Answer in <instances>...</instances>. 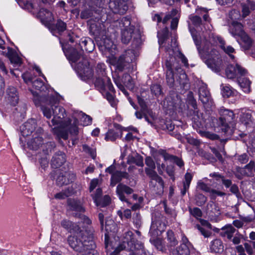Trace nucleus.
Listing matches in <instances>:
<instances>
[{"label": "nucleus", "mask_w": 255, "mask_h": 255, "mask_svg": "<svg viewBox=\"0 0 255 255\" xmlns=\"http://www.w3.org/2000/svg\"><path fill=\"white\" fill-rule=\"evenodd\" d=\"M198 187L201 190L208 193H212V191L213 190V189H211L209 186H208L207 184L201 181L198 182Z\"/></svg>", "instance_id": "338daca9"}, {"label": "nucleus", "mask_w": 255, "mask_h": 255, "mask_svg": "<svg viewBox=\"0 0 255 255\" xmlns=\"http://www.w3.org/2000/svg\"><path fill=\"white\" fill-rule=\"evenodd\" d=\"M78 45L76 48L73 49L69 55V60L72 62H77L79 60L82 59V61L78 62L76 68L78 72L81 73H85L86 69L88 68L89 63L87 58L84 55L83 52L81 49L79 51L78 50L79 48Z\"/></svg>", "instance_id": "0eeeda50"}, {"label": "nucleus", "mask_w": 255, "mask_h": 255, "mask_svg": "<svg viewBox=\"0 0 255 255\" xmlns=\"http://www.w3.org/2000/svg\"><path fill=\"white\" fill-rule=\"evenodd\" d=\"M168 248L175 247L177 245L178 241L176 239L174 233L172 230H168L166 233Z\"/></svg>", "instance_id": "72a5a7b5"}, {"label": "nucleus", "mask_w": 255, "mask_h": 255, "mask_svg": "<svg viewBox=\"0 0 255 255\" xmlns=\"http://www.w3.org/2000/svg\"><path fill=\"white\" fill-rule=\"evenodd\" d=\"M94 236L91 230H80V233H75L68 236L67 242L77 255H93L96 246Z\"/></svg>", "instance_id": "f03ea898"}, {"label": "nucleus", "mask_w": 255, "mask_h": 255, "mask_svg": "<svg viewBox=\"0 0 255 255\" xmlns=\"http://www.w3.org/2000/svg\"><path fill=\"white\" fill-rule=\"evenodd\" d=\"M65 161V154L62 151H59L53 156L51 160V165L52 168H57L61 166Z\"/></svg>", "instance_id": "aec40b11"}, {"label": "nucleus", "mask_w": 255, "mask_h": 255, "mask_svg": "<svg viewBox=\"0 0 255 255\" xmlns=\"http://www.w3.org/2000/svg\"><path fill=\"white\" fill-rule=\"evenodd\" d=\"M160 154L163 157L164 161H168L171 163V164L167 165L165 168L166 172L168 175H172L173 173L174 166L172 163H175L180 168L184 165V162L182 159L175 155L170 154L164 150H162L160 152Z\"/></svg>", "instance_id": "1a4fd4ad"}, {"label": "nucleus", "mask_w": 255, "mask_h": 255, "mask_svg": "<svg viewBox=\"0 0 255 255\" xmlns=\"http://www.w3.org/2000/svg\"><path fill=\"white\" fill-rule=\"evenodd\" d=\"M133 192L132 189L122 183L119 184L117 187V193L120 199L127 203H129L128 199L126 198L124 194L128 195L132 194Z\"/></svg>", "instance_id": "a211bd4d"}, {"label": "nucleus", "mask_w": 255, "mask_h": 255, "mask_svg": "<svg viewBox=\"0 0 255 255\" xmlns=\"http://www.w3.org/2000/svg\"><path fill=\"white\" fill-rule=\"evenodd\" d=\"M186 139L189 144L196 147L199 146L201 144V141L199 139L194 138L190 136H187Z\"/></svg>", "instance_id": "69168bd1"}, {"label": "nucleus", "mask_w": 255, "mask_h": 255, "mask_svg": "<svg viewBox=\"0 0 255 255\" xmlns=\"http://www.w3.org/2000/svg\"><path fill=\"white\" fill-rule=\"evenodd\" d=\"M126 61L124 56L121 55L118 59L113 60L112 64L116 66L117 70L122 72L129 67L130 64L127 63Z\"/></svg>", "instance_id": "b1692460"}, {"label": "nucleus", "mask_w": 255, "mask_h": 255, "mask_svg": "<svg viewBox=\"0 0 255 255\" xmlns=\"http://www.w3.org/2000/svg\"><path fill=\"white\" fill-rule=\"evenodd\" d=\"M230 32L235 37H240L245 33L243 29V25L237 21L231 22L230 25Z\"/></svg>", "instance_id": "5701e85b"}, {"label": "nucleus", "mask_w": 255, "mask_h": 255, "mask_svg": "<svg viewBox=\"0 0 255 255\" xmlns=\"http://www.w3.org/2000/svg\"><path fill=\"white\" fill-rule=\"evenodd\" d=\"M26 111V105L25 103H20L14 109L13 113L17 117L23 118Z\"/></svg>", "instance_id": "a19ab883"}, {"label": "nucleus", "mask_w": 255, "mask_h": 255, "mask_svg": "<svg viewBox=\"0 0 255 255\" xmlns=\"http://www.w3.org/2000/svg\"><path fill=\"white\" fill-rule=\"evenodd\" d=\"M135 53L134 49H130L126 50L121 55L124 56L127 63L130 64L135 57Z\"/></svg>", "instance_id": "79ce46f5"}, {"label": "nucleus", "mask_w": 255, "mask_h": 255, "mask_svg": "<svg viewBox=\"0 0 255 255\" xmlns=\"http://www.w3.org/2000/svg\"><path fill=\"white\" fill-rule=\"evenodd\" d=\"M6 56L10 60L11 63L13 64L14 66H19L21 64V61L20 58L12 48H7V52L6 53Z\"/></svg>", "instance_id": "a878e982"}, {"label": "nucleus", "mask_w": 255, "mask_h": 255, "mask_svg": "<svg viewBox=\"0 0 255 255\" xmlns=\"http://www.w3.org/2000/svg\"><path fill=\"white\" fill-rule=\"evenodd\" d=\"M129 251V255H147L143 244L138 241L132 232L126 233L124 240L115 251L118 254L122 250Z\"/></svg>", "instance_id": "20e7f679"}, {"label": "nucleus", "mask_w": 255, "mask_h": 255, "mask_svg": "<svg viewBox=\"0 0 255 255\" xmlns=\"http://www.w3.org/2000/svg\"><path fill=\"white\" fill-rule=\"evenodd\" d=\"M145 164L148 168L145 169V171L148 175H157L155 172V165L154 161L150 157H147L145 158Z\"/></svg>", "instance_id": "7c9ffc66"}, {"label": "nucleus", "mask_w": 255, "mask_h": 255, "mask_svg": "<svg viewBox=\"0 0 255 255\" xmlns=\"http://www.w3.org/2000/svg\"><path fill=\"white\" fill-rule=\"evenodd\" d=\"M169 52V56L167 57L165 62V68L166 69V80L168 85L172 87L175 82L174 78V71L180 72L181 69L179 61L178 60L176 55L174 54V51L169 48L167 50Z\"/></svg>", "instance_id": "423d86ee"}, {"label": "nucleus", "mask_w": 255, "mask_h": 255, "mask_svg": "<svg viewBox=\"0 0 255 255\" xmlns=\"http://www.w3.org/2000/svg\"><path fill=\"white\" fill-rule=\"evenodd\" d=\"M127 162L129 164H135L138 166H142L143 165V158L137 153L135 156L132 155H128Z\"/></svg>", "instance_id": "f704fd0d"}, {"label": "nucleus", "mask_w": 255, "mask_h": 255, "mask_svg": "<svg viewBox=\"0 0 255 255\" xmlns=\"http://www.w3.org/2000/svg\"><path fill=\"white\" fill-rule=\"evenodd\" d=\"M223 50L227 54L231 59H234L235 56L232 53L235 52V49L231 46H223Z\"/></svg>", "instance_id": "0e129e2a"}, {"label": "nucleus", "mask_w": 255, "mask_h": 255, "mask_svg": "<svg viewBox=\"0 0 255 255\" xmlns=\"http://www.w3.org/2000/svg\"><path fill=\"white\" fill-rule=\"evenodd\" d=\"M235 158L241 164L246 163L249 160V156L246 153L236 155Z\"/></svg>", "instance_id": "774afa93"}, {"label": "nucleus", "mask_w": 255, "mask_h": 255, "mask_svg": "<svg viewBox=\"0 0 255 255\" xmlns=\"http://www.w3.org/2000/svg\"><path fill=\"white\" fill-rule=\"evenodd\" d=\"M122 82L129 89H133L134 84L132 78L128 74L125 73L123 75L122 78Z\"/></svg>", "instance_id": "58836bf2"}, {"label": "nucleus", "mask_w": 255, "mask_h": 255, "mask_svg": "<svg viewBox=\"0 0 255 255\" xmlns=\"http://www.w3.org/2000/svg\"><path fill=\"white\" fill-rule=\"evenodd\" d=\"M222 95L224 98H229L234 94V91L231 87L228 85H221Z\"/></svg>", "instance_id": "c03bdc74"}, {"label": "nucleus", "mask_w": 255, "mask_h": 255, "mask_svg": "<svg viewBox=\"0 0 255 255\" xmlns=\"http://www.w3.org/2000/svg\"><path fill=\"white\" fill-rule=\"evenodd\" d=\"M134 27L130 26L128 28H125L122 31L121 40L122 42L127 44L129 43L132 38V34L133 33Z\"/></svg>", "instance_id": "bb28decb"}, {"label": "nucleus", "mask_w": 255, "mask_h": 255, "mask_svg": "<svg viewBox=\"0 0 255 255\" xmlns=\"http://www.w3.org/2000/svg\"><path fill=\"white\" fill-rule=\"evenodd\" d=\"M72 182V179H69L67 176H57L56 180V184L59 186L68 185Z\"/></svg>", "instance_id": "de8ad7c7"}, {"label": "nucleus", "mask_w": 255, "mask_h": 255, "mask_svg": "<svg viewBox=\"0 0 255 255\" xmlns=\"http://www.w3.org/2000/svg\"><path fill=\"white\" fill-rule=\"evenodd\" d=\"M179 73V75L177 80L180 86V88L185 91L189 90L190 87V84L187 75L183 70H180Z\"/></svg>", "instance_id": "393cba45"}, {"label": "nucleus", "mask_w": 255, "mask_h": 255, "mask_svg": "<svg viewBox=\"0 0 255 255\" xmlns=\"http://www.w3.org/2000/svg\"><path fill=\"white\" fill-rule=\"evenodd\" d=\"M192 178V176H185L184 180L183 181V188L181 191L182 196H184L189 189Z\"/></svg>", "instance_id": "49530a36"}, {"label": "nucleus", "mask_w": 255, "mask_h": 255, "mask_svg": "<svg viewBox=\"0 0 255 255\" xmlns=\"http://www.w3.org/2000/svg\"><path fill=\"white\" fill-rule=\"evenodd\" d=\"M108 90L110 91V90L108 88H107L105 92H102L101 93H102L103 95H104V96L106 98L107 100L110 103L111 105L112 106H114L115 104L114 97L112 94L110 93L108 91H107ZM110 92H112V91H111ZM115 91L114 90V92H113V93H115Z\"/></svg>", "instance_id": "bf43d9fd"}, {"label": "nucleus", "mask_w": 255, "mask_h": 255, "mask_svg": "<svg viewBox=\"0 0 255 255\" xmlns=\"http://www.w3.org/2000/svg\"><path fill=\"white\" fill-rule=\"evenodd\" d=\"M111 202V198L109 195H105L103 198H101L98 202L96 203L97 206L105 207L110 204Z\"/></svg>", "instance_id": "603ef678"}, {"label": "nucleus", "mask_w": 255, "mask_h": 255, "mask_svg": "<svg viewBox=\"0 0 255 255\" xmlns=\"http://www.w3.org/2000/svg\"><path fill=\"white\" fill-rule=\"evenodd\" d=\"M68 208V211L72 212L71 216L74 213H84L85 210L82 206L80 201L72 198H69L67 201Z\"/></svg>", "instance_id": "4468645a"}, {"label": "nucleus", "mask_w": 255, "mask_h": 255, "mask_svg": "<svg viewBox=\"0 0 255 255\" xmlns=\"http://www.w3.org/2000/svg\"><path fill=\"white\" fill-rule=\"evenodd\" d=\"M195 200L197 206H202L206 202L207 198L203 194L199 193L195 195Z\"/></svg>", "instance_id": "8fccbe9b"}, {"label": "nucleus", "mask_w": 255, "mask_h": 255, "mask_svg": "<svg viewBox=\"0 0 255 255\" xmlns=\"http://www.w3.org/2000/svg\"><path fill=\"white\" fill-rule=\"evenodd\" d=\"M149 186L157 195H161L163 192L164 181L160 176H150Z\"/></svg>", "instance_id": "f8f14e48"}, {"label": "nucleus", "mask_w": 255, "mask_h": 255, "mask_svg": "<svg viewBox=\"0 0 255 255\" xmlns=\"http://www.w3.org/2000/svg\"><path fill=\"white\" fill-rule=\"evenodd\" d=\"M220 117L219 125L223 132L228 133L230 128V125H233L235 115L231 110L222 108L219 110Z\"/></svg>", "instance_id": "6e6552de"}, {"label": "nucleus", "mask_w": 255, "mask_h": 255, "mask_svg": "<svg viewBox=\"0 0 255 255\" xmlns=\"http://www.w3.org/2000/svg\"><path fill=\"white\" fill-rule=\"evenodd\" d=\"M199 100L204 106H210L212 104V99L207 86L201 85L198 89Z\"/></svg>", "instance_id": "ddd939ff"}, {"label": "nucleus", "mask_w": 255, "mask_h": 255, "mask_svg": "<svg viewBox=\"0 0 255 255\" xmlns=\"http://www.w3.org/2000/svg\"><path fill=\"white\" fill-rule=\"evenodd\" d=\"M189 19L191 21L193 25L196 27H198L202 24V20L201 18L198 15H190L189 17Z\"/></svg>", "instance_id": "864d4df0"}, {"label": "nucleus", "mask_w": 255, "mask_h": 255, "mask_svg": "<svg viewBox=\"0 0 255 255\" xmlns=\"http://www.w3.org/2000/svg\"><path fill=\"white\" fill-rule=\"evenodd\" d=\"M105 171L111 175H123V172L120 170V165L116 164L115 162L112 165L107 168Z\"/></svg>", "instance_id": "e433bc0d"}, {"label": "nucleus", "mask_w": 255, "mask_h": 255, "mask_svg": "<svg viewBox=\"0 0 255 255\" xmlns=\"http://www.w3.org/2000/svg\"><path fill=\"white\" fill-rule=\"evenodd\" d=\"M36 106L40 107L43 114L47 119L53 118L51 121L52 125H61L63 120L66 117V111L61 106L58 105L59 99L55 96H50L48 98L46 95L36 97L34 100Z\"/></svg>", "instance_id": "f257e3e1"}, {"label": "nucleus", "mask_w": 255, "mask_h": 255, "mask_svg": "<svg viewBox=\"0 0 255 255\" xmlns=\"http://www.w3.org/2000/svg\"><path fill=\"white\" fill-rule=\"evenodd\" d=\"M229 16L232 21L239 19L241 16L240 11L236 9L232 10L229 13Z\"/></svg>", "instance_id": "e2e57ef3"}, {"label": "nucleus", "mask_w": 255, "mask_h": 255, "mask_svg": "<svg viewBox=\"0 0 255 255\" xmlns=\"http://www.w3.org/2000/svg\"><path fill=\"white\" fill-rule=\"evenodd\" d=\"M238 82L245 93H248L250 92V85L251 84V82L249 80V79L240 77L238 79Z\"/></svg>", "instance_id": "c9c22d12"}, {"label": "nucleus", "mask_w": 255, "mask_h": 255, "mask_svg": "<svg viewBox=\"0 0 255 255\" xmlns=\"http://www.w3.org/2000/svg\"><path fill=\"white\" fill-rule=\"evenodd\" d=\"M150 91L151 93L155 96H158L162 93L161 86L158 84L152 85L150 87Z\"/></svg>", "instance_id": "13d9d810"}, {"label": "nucleus", "mask_w": 255, "mask_h": 255, "mask_svg": "<svg viewBox=\"0 0 255 255\" xmlns=\"http://www.w3.org/2000/svg\"><path fill=\"white\" fill-rule=\"evenodd\" d=\"M73 217L80 219L84 223L87 225H90L92 223L91 220L87 216L83 215V213H74L73 214Z\"/></svg>", "instance_id": "6e6d98bb"}, {"label": "nucleus", "mask_w": 255, "mask_h": 255, "mask_svg": "<svg viewBox=\"0 0 255 255\" xmlns=\"http://www.w3.org/2000/svg\"><path fill=\"white\" fill-rule=\"evenodd\" d=\"M241 121L245 125H249L253 122L252 116L250 113H245L242 115Z\"/></svg>", "instance_id": "4d7b16f0"}, {"label": "nucleus", "mask_w": 255, "mask_h": 255, "mask_svg": "<svg viewBox=\"0 0 255 255\" xmlns=\"http://www.w3.org/2000/svg\"><path fill=\"white\" fill-rule=\"evenodd\" d=\"M106 66L104 63H98L95 67L94 73L95 80L94 84L100 92H105L107 88L114 92V88L110 79L107 76Z\"/></svg>", "instance_id": "39448f33"}, {"label": "nucleus", "mask_w": 255, "mask_h": 255, "mask_svg": "<svg viewBox=\"0 0 255 255\" xmlns=\"http://www.w3.org/2000/svg\"><path fill=\"white\" fill-rule=\"evenodd\" d=\"M56 145L54 142L49 141L45 143H43L41 148L44 154L48 155L55 148Z\"/></svg>", "instance_id": "ea45409f"}, {"label": "nucleus", "mask_w": 255, "mask_h": 255, "mask_svg": "<svg viewBox=\"0 0 255 255\" xmlns=\"http://www.w3.org/2000/svg\"><path fill=\"white\" fill-rule=\"evenodd\" d=\"M199 133L202 136L206 137L212 140L219 139V136L217 134L209 131L199 130Z\"/></svg>", "instance_id": "3c124183"}, {"label": "nucleus", "mask_w": 255, "mask_h": 255, "mask_svg": "<svg viewBox=\"0 0 255 255\" xmlns=\"http://www.w3.org/2000/svg\"><path fill=\"white\" fill-rule=\"evenodd\" d=\"M187 102L188 105H190L194 110L197 109V105L196 100L193 96V93L191 91L188 93L187 96Z\"/></svg>", "instance_id": "09e8293b"}, {"label": "nucleus", "mask_w": 255, "mask_h": 255, "mask_svg": "<svg viewBox=\"0 0 255 255\" xmlns=\"http://www.w3.org/2000/svg\"><path fill=\"white\" fill-rule=\"evenodd\" d=\"M247 73V70L238 64L235 65H229L226 69V75L228 78L231 79H238L240 77L245 76Z\"/></svg>", "instance_id": "9d476101"}, {"label": "nucleus", "mask_w": 255, "mask_h": 255, "mask_svg": "<svg viewBox=\"0 0 255 255\" xmlns=\"http://www.w3.org/2000/svg\"><path fill=\"white\" fill-rule=\"evenodd\" d=\"M98 218L101 225V230L103 231L105 227L107 232H112L116 227V224L112 220H107L104 224V216L100 213L98 214Z\"/></svg>", "instance_id": "412c9836"}, {"label": "nucleus", "mask_w": 255, "mask_h": 255, "mask_svg": "<svg viewBox=\"0 0 255 255\" xmlns=\"http://www.w3.org/2000/svg\"><path fill=\"white\" fill-rule=\"evenodd\" d=\"M93 15V10L91 8H86L81 12L80 17L82 19H88Z\"/></svg>", "instance_id": "052dcab7"}, {"label": "nucleus", "mask_w": 255, "mask_h": 255, "mask_svg": "<svg viewBox=\"0 0 255 255\" xmlns=\"http://www.w3.org/2000/svg\"><path fill=\"white\" fill-rule=\"evenodd\" d=\"M142 41L140 35L139 33H137L136 36H133V39L131 45V49H134L135 51L136 49H137L140 47Z\"/></svg>", "instance_id": "a18cd8bd"}, {"label": "nucleus", "mask_w": 255, "mask_h": 255, "mask_svg": "<svg viewBox=\"0 0 255 255\" xmlns=\"http://www.w3.org/2000/svg\"><path fill=\"white\" fill-rule=\"evenodd\" d=\"M122 131H116L114 129H110L106 133L105 139L108 141H114L119 137H122Z\"/></svg>", "instance_id": "c756f323"}, {"label": "nucleus", "mask_w": 255, "mask_h": 255, "mask_svg": "<svg viewBox=\"0 0 255 255\" xmlns=\"http://www.w3.org/2000/svg\"><path fill=\"white\" fill-rule=\"evenodd\" d=\"M210 250L212 253H222L224 251V246L222 241L215 239L211 242Z\"/></svg>", "instance_id": "c85d7f7f"}, {"label": "nucleus", "mask_w": 255, "mask_h": 255, "mask_svg": "<svg viewBox=\"0 0 255 255\" xmlns=\"http://www.w3.org/2000/svg\"><path fill=\"white\" fill-rule=\"evenodd\" d=\"M189 211L190 214H191L193 216L197 219L201 217L203 215L202 211L200 210V209L197 207H194L193 209L189 208Z\"/></svg>", "instance_id": "680f3d73"}, {"label": "nucleus", "mask_w": 255, "mask_h": 255, "mask_svg": "<svg viewBox=\"0 0 255 255\" xmlns=\"http://www.w3.org/2000/svg\"><path fill=\"white\" fill-rule=\"evenodd\" d=\"M43 144V138L40 136H37L32 138L27 142V145L30 149L36 150Z\"/></svg>", "instance_id": "cd10ccee"}, {"label": "nucleus", "mask_w": 255, "mask_h": 255, "mask_svg": "<svg viewBox=\"0 0 255 255\" xmlns=\"http://www.w3.org/2000/svg\"><path fill=\"white\" fill-rule=\"evenodd\" d=\"M137 99L138 103L140 107L141 111L143 113L146 112L149 115H150L152 112L151 110L148 108L146 102L144 99L139 96H137Z\"/></svg>", "instance_id": "37998d69"}, {"label": "nucleus", "mask_w": 255, "mask_h": 255, "mask_svg": "<svg viewBox=\"0 0 255 255\" xmlns=\"http://www.w3.org/2000/svg\"><path fill=\"white\" fill-rule=\"evenodd\" d=\"M188 26L201 58L204 60V62L212 70L217 73L219 72L223 68V62L218 51L215 48L210 50V43L208 42H207L206 46L201 49L200 37L196 35L195 29L191 26L190 23H188Z\"/></svg>", "instance_id": "7ed1b4c3"}, {"label": "nucleus", "mask_w": 255, "mask_h": 255, "mask_svg": "<svg viewBox=\"0 0 255 255\" xmlns=\"http://www.w3.org/2000/svg\"><path fill=\"white\" fill-rule=\"evenodd\" d=\"M241 41L240 43L241 46L245 50H249L253 44L252 39L246 33L240 36Z\"/></svg>", "instance_id": "2f4dec72"}, {"label": "nucleus", "mask_w": 255, "mask_h": 255, "mask_svg": "<svg viewBox=\"0 0 255 255\" xmlns=\"http://www.w3.org/2000/svg\"><path fill=\"white\" fill-rule=\"evenodd\" d=\"M5 99L10 106H15L19 100V93L17 89L12 86H8L5 92Z\"/></svg>", "instance_id": "9b49d317"}, {"label": "nucleus", "mask_w": 255, "mask_h": 255, "mask_svg": "<svg viewBox=\"0 0 255 255\" xmlns=\"http://www.w3.org/2000/svg\"><path fill=\"white\" fill-rule=\"evenodd\" d=\"M36 127V120L30 119L24 123L20 127L21 133L23 136H27L34 131Z\"/></svg>", "instance_id": "dca6fc26"}, {"label": "nucleus", "mask_w": 255, "mask_h": 255, "mask_svg": "<svg viewBox=\"0 0 255 255\" xmlns=\"http://www.w3.org/2000/svg\"><path fill=\"white\" fill-rule=\"evenodd\" d=\"M191 246L188 238L183 234L182 236L181 244L176 248L177 255H189V247Z\"/></svg>", "instance_id": "2eb2a0df"}, {"label": "nucleus", "mask_w": 255, "mask_h": 255, "mask_svg": "<svg viewBox=\"0 0 255 255\" xmlns=\"http://www.w3.org/2000/svg\"><path fill=\"white\" fill-rule=\"evenodd\" d=\"M150 242L153 245L158 251H161L162 253H165L166 252V248L163 244L161 239L159 238L150 239Z\"/></svg>", "instance_id": "4c0bfd02"}, {"label": "nucleus", "mask_w": 255, "mask_h": 255, "mask_svg": "<svg viewBox=\"0 0 255 255\" xmlns=\"http://www.w3.org/2000/svg\"><path fill=\"white\" fill-rule=\"evenodd\" d=\"M83 150L85 152L90 154L93 159H95L96 157V150L95 148H91L86 144L83 145Z\"/></svg>", "instance_id": "5fc2aeb1"}, {"label": "nucleus", "mask_w": 255, "mask_h": 255, "mask_svg": "<svg viewBox=\"0 0 255 255\" xmlns=\"http://www.w3.org/2000/svg\"><path fill=\"white\" fill-rule=\"evenodd\" d=\"M61 226L71 234L75 233H80L82 229L77 223L68 219H63L60 223Z\"/></svg>", "instance_id": "6ab92c4d"}, {"label": "nucleus", "mask_w": 255, "mask_h": 255, "mask_svg": "<svg viewBox=\"0 0 255 255\" xmlns=\"http://www.w3.org/2000/svg\"><path fill=\"white\" fill-rule=\"evenodd\" d=\"M31 84L33 88L39 91V93H37V95L34 97L33 100L36 97H40L44 95H46L48 98L50 97V96H49L47 93L48 89L47 86L44 84L41 79L37 78L33 80Z\"/></svg>", "instance_id": "f3484780"}, {"label": "nucleus", "mask_w": 255, "mask_h": 255, "mask_svg": "<svg viewBox=\"0 0 255 255\" xmlns=\"http://www.w3.org/2000/svg\"><path fill=\"white\" fill-rule=\"evenodd\" d=\"M67 24L60 19L57 20L56 23L52 26V30L53 31L57 32L61 34L63 32L66 30Z\"/></svg>", "instance_id": "473e14b6"}, {"label": "nucleus", "mask_w": 255, "mask_h": 255, "mask_svg": "<svg viewBox=\"0 0 255 255\" xmlns=\"http://www.w3.org/2000/svg\"><path fill=\"white\" fill-rule=\"evenodd\" d=\"M78 47L81 48L83 52L85 50L88 52H91L94 49L95 44L91 38H86L84 39H81L79 42Z\"/></svg>", "instance_id": "4be33fe9"}]
</instances>
